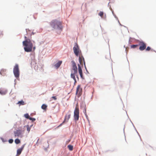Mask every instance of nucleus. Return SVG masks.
Segmentation results:
<instances>
[{"mask_svg": "<svg viewBox=\"0 0 156 156\" xmlns=\"http://www.w3.org/2000/svg\"><path fill=\"white\" fill-rule=\"evenodd\" d=\"M25 40L23 42V45L24 46V49L25 51L30 52L32 51L33 48V44L30 39L27 38L26 36L24 37Z\"/></svg>", "mask_w": 156, "mask_h": 156, "instance_id": "f257e3e1", "label": "nucleus"}, {"mask_svg": "<svg viewBox=\"0 0 156 156\" xmlns=\"http://www.w3.org/2000/svg\"><path fill=\"white\" fill-rule=\"evenodd\" d=\"M50 24L51 26L54 29L62 30V24L60 21L57 20H54L51 22Z\"/></svg>", "mask_w": 156, "mask_h": 156, "instance_id": "f03ea898", "label": "nucleus"}, {"mask_svg": "<svg viewBox=\"0 0 156 156\" xmlns=\"http://www.w3.org/2000/svg\"><path fill=\"white\" fill-rule=\"evenodd\" d=\"M72 67L71 70V75H72V74L73 75H76L78 80H79V78L77 74V68L76 63L73 61H72Z\"/></svg>", "mask_w": 156, "mask_h": 156, "instance_id": "7ed1b4c3", "label": "nucleus"}, {"mask_svg": "<svg viewBox=\"0 0 156 156\" xmlns=\"http://www.w3.org/2000/svg\"><path fill=\"white\" fill-rule=\"evenodd\" d=\"M74 120L75 122L79 120V109L78 106H76L74 112Z\"/></svg>", "mask_w": 156, "mask_h": 156, "instance_id": "20e7f679", "label": "nucleus"}, {"mask_svg": "<svg viewBox=\"0 0 156 156\" xmlns=\"http://www.w3.org/2000/svg\"><path fill=\"white\" fill-rule=\"evenodd\" d=\"M13 72L15 77L16 78H19L20 76V70L18 64H16L15 65L13 68Z\"/></svg>", "mask_w": 156, "mask_h": 156, "instance_id": "39448f33", "label": "nucleus"}, {"mask_svg": "<svg viewBox=\"0 0 156 156\" xmlns=\"http://www.w3.org/2000/svg\"><path fill=\"white\" fill-rule=\"evenodd\" d=\"M139 45L140 46L139 49L141 51L144 50L146 48V44L143 41L139 42Z\"/></svg>", "mask_w": 156, "mask_h": 156, "instance_id": "423d86ee", "label": "nucleus"}, {"mask_svg": "<svg viewBox=\"0 0 156 156\" xmlns=\"http://www.w3.org/2000/svg\"><path fill=\"white\" fill-rule=\"evenodd\" d=\"M73 50L74 54L77 56H78L79 54L81 52V51L77 44H76L73 47Z\"/></svg>", "mask_w": 156, "mask_h": 156, "instance_id": "0eeeda50", "label": "nucleus"}, {"mask_svg": "<svg viewBox=\"0 0 156 156\" xmlns=\"http://www.w3.org/2000/svg\"><path fill=\"white\" fill-rule=\"evenodd\" d=\"M82 92V89L81 87V86L79 85L77 87L76 94L79 97L81 94Z\"/></svg>", "mask_w": 156, "mask_h": 156, "instance_id": "6e6552de", "label": "nucleus"}, {"mask_svg": "<svg viewBox=\"0 0 156 156\" xmlns=\"http://www.w3.org/2000/svg\"><path fill=\"white\" fill-rule=\"evenodd\" d=\"M70 114L69 113L66 114L65 116L64 120L63 121V123H64L65 122H68L69 119L70 118Z\"/></svg>", "mask_w": 156, "mask_h": 156, "instance_id": "1a4fd4ad", "label": "nucleus"}, {"mask_svg": "<svg viewBox=\"0 0 156 156\" xmlns=\"http://www.w3.org/2000/svg\"><path fill=\"white\" fill-rule=\"evenodd\" d=\"M79 61L80 63V64L82 66H83V62L85 66V62L84 61V58L83 56H80L79 58Z\"/></svg>", "mask_w": 156, "mask_h": 156, "instance_id": "9d476101", "label": "nucleus"}, {"mask_svg": "<svg viewBox=\"0 0 156 156\" xmlns=\"http://www.w3.org/2000/svg\"><path fill=\"white\" fill-rule=\"evenodd\" d=\"M78 72L80 74L81 77L82 79H83V75L82 71V70L81 67L79 64L78 65Z\"/></svg>", "mask_w": 156, "mask_h": 156, "instance_id": "9b49d317", "label": "nucleus"}, {"mask_svg": "<svg viewBox=\"0 0 156 156\" xmlns=\"http://www.w3.org/2000/svg\"><path fill=\"white\" fill-rule=\"evenodd\" d=\"M14 134L15 137H19L21 136V131L20 130H17L14 132Z\"/></svg>", "mask_w": 156, "mask_h": 156, "instance_id": "f8f14e48", "label": "nucleus"}, {"mask_svg": "<svg viewBox=\"0 0 156 156\" xmlns=\"http://www.w3.org/2000/svg\"><path fill=\"white\" fill-rule=\"evenodd\" d=\"M24 145H23L21 148H19L17 150V155H20L21 154L23 150V149Z\"/></svg>", "mask_w": 156, "mask_h": 156, "instance_id": "ddd939ff", "label": "nucleus"}, {"mask_svg": "<svg viewBox=\"0 0 156 156\" xmlns=\"http://www.w3.org/2000/svg\"><path fill=\"white\" fill-rule=\"evenodd\" d=\"M62 61H59L55 65V67L57 69H58L62 64Z\"/></svg>", "mask_w": 156, "mask_h": 156, "instance_id": "4468645a", "label": "nucleus"}, {"mask_svg": "<svg viewBox=\"0 0 156 156\" xmlns=\"http://www.w3.org/2000/svg\"><path fill=\"white\" fill-rule=\"evenodd\" d=\"M76 75H73L72 74V75H71V77L73 79L74 81V83H76L77 82L76 78H75Z\"/></svg>", "mask_w": 156, "mask_h": 156, "instance_id": "2eb2a0df", "label": "nucleus"}, {"mask_svg": "<svg viewBox=\"0 0 156 156\" xmlns=\"http://www.w3.org/2000/svg\"><path fill=\"white\" fill-rule=\"evenodd\" d=\"M6 93V92L3 90H0V94L2 95H5Z\"/></svg>", "mask_w": 156, "mask_h": 156, "instance_id": "dca6fc26", "label": "nucleus"}, {"mask_svg": "<svg viewBox=\"0 0 156 156\" xmlns=\"http://www.w3.org/2000/svg\"><path fill=\"white\" fill-rule=\"evenodd\" d=\"M68 147L70 151H72L73 149V146L72 145H68Z\"/></svg>", "mask_w": 156, "mask_h": 156, "instance_id": "f3484780", "label": "nucleus"}, {"mask_svg": "<svg viewBox=\"0 0 156 156\" xmlns=\"http://www.w3.org/2000/svg\"><path fill=\"white\" fill-rule=\"evenodd\" d=\"M18 104H19L20 105H24V102L23 100H21V101H19L18 103Z\"/></svg>", "mask_w": 156, "mask_h": 156, "instance_id": "a211bd4d", "label": "nucleus"}, {"mask_svg": "<svg viewBox=\"0 0 156 156\" xmlns=\"http://www.w3.org/2000/svg\"><path fill=\"white\" fill-rule=\"evenodd\" d=\"M47 107V106L45 104H43L41 106V108L45 110L46 109Z\"/></svg>", "mask_w": 156, "mask_h": 156, "instance_id": "6ab92c4d", "label": "nucleus"}, {"mask_svg": "<svg viewBox=\"0 0 156 156\" xmlns=\"http://www.w3.org/2000/svg\"><path fill=\"white\" fill-rule=\"evenodd\" d=\"M15 142L16 144H18L20 143V140L18 139H16L15 140Z\"/></svg>", "mask_w": 156, "mask_h": 156, "instance_id": "aec40b11", "label": "nucleus"}, {"mask_svg": "<svg viewBox=\"0 0 156 156\" xmlns=\"http://www.w3.org/2000/svg\"><path fill=\"white\" fill-rule=\"evenodd\" d=\"M138 46V45H133L131 46V48H135Z\"/></svg>", "mask_w": 156, "mask_h": 156, "instance_id": "412c9836", "label": "nucleus"}, {"mask_svg": "<svg viewBox=\"0 0 156 156\" xmlns=\"http://www.w3.org/2000/svg\"><path fill=\"white\" fill-rule=\"evenodd\" d=\"M24 116L26 118L29 119V118H30V117H29V116L28 114L27 113L25 114L24 115Z\"/></svg>", "mask_w": 156, "mask_h": 156, "instance_id": "4be33fe9", "label": "nucleus"}, {"mask_svg": "<svg viewBox=\"0 0 156 156\" xmlns=\"http://www.w3.org/2000/svg\"><path fill=\"white\" fill-rule=\"evenodd\" d=\"M99 15V16H101V17H102V16H103V12H100L99 14H98Z\"/></svg>", "mask_w": 156, "mask_h": 156, "instance_id": "5701e85b", "label": "nucleus"}, {"mask_svg": "<svg viewBox=\"0 0 156 156\" xmlns=\"http://www.w3.org/2000/svg\"><path fill=\"white\" fill-rule=\"evenodd\" d=\"M146 51H150L151 50V48L149 47L148 46L147 48H146Z\"/></svg>", "mask_w": 156, "mask_h": 156, "instance_id": "b1692460", "label": "nucleus"}, {"mask_svg": "<svg viewBox=\"0 0 156 156\" xmlns=\"http://www.w3.org/2000/svg\"><path fill=\"white\" fill-rule=\"evenodd\" d=\"M3 35V34L2 31H0V38L2 37Z\"/></svg>", "mask_w": 156, "mask_h": 156, "instance_id": "393cba45", "label": "nucleus"}, {"mask_svg": "<svg viewBox=\"0 0 156 156\" xmlns=\"http://www.w3.org/2000/svg\"><path fill=\"white\" fill-rule=\"evenodd\" d=\"M27 131H28V132H29V131L30 130V127H29V126L28 125H27Z\"/></svg>", "mask_w": 156, "mask_h": 156, "instance_id": "a878e982", "label": "nucleus"}, {"mask_svg": "<svg viewBox=\"0 0 156 156\" xmlns=\"http://www.w3.org/2000/svg\"><path fill=\"white\" fill-rule=\"evenodd\" d=\"M29 119L32 120L33 121L35 120V118H31L30 117V118H29Z\"/></svg>", "mask_w": 156, "mask_h": 156, "instance_id": "bb28decb", "label": "nucleus"}, {"mask_svg": "<svg viewBox=\"0 0 156 156\" xmlns=\"http://www.w3.org/2000/svg\"><path fill=\"white\" fill-rule=\"evenodd\" d=\"M13 140L12 139H10L9 141V143L11 144L13 142Z\"/></svg>", "mask_w": 156, "mask_h": 156, "instance_id": "cd10ccee", "label": "nucleus"}, {"mask_svg": "<svg viewBox=\"0 0 156 156\" xmlns=\"http://www.w3.org/2000/svg\"><path fill=\"white\" fill-rule=\"evenodd\" d=\"M51 98H53L54 100H56L57 99V98L55 96H52L51 97Z\"/></svg>", "mask_w": 156, "mask_h": 156, "instance_id": "c85d7f7f", "label": "nucleus"}, {"mask_svg": "<svg viewBox=\"0 0 156 156\" xmlns=\"http://www.w3.org/2000/svg\"><path fill=\"white\" fill-rule=\"evenodd\" d=\"M33 51H34L35 50V48H36V47H35V46H34H34H33Z\"/></svg>", "mask_w": 156, "mask_h": 156, "instance_id": "c756f323", "label": "nucleus"}, {"mask_svg": "<svg viewBox=\"0 0 156 156\" xmlns=\"http://www.w3.org/2000/svg\"><path fill=\"white\" fill-rule=\"evenodd\" d=\"M64 123H63V122H62L61 124H60V125L58 126V127H59V126H61L62 125V124H63Z\"/></svg>", "mask_w": 156, "mask_h": 156, "instance_id": "7c9ffc66", "label": "nucleus"}, {"mask_svg": "<svg viewBox=\"0 0 156 156\" xmlns=\"http://www.w3.org/2000/svg\"><path fill=\"white\" fill-rule=\"evenodd\" d=\"M34 33H33V32H32V34H31V35L32 34H34Z\"/></svg>", "mask_w": 156, "mask_h": 156, "instance_id": "2f4dec72", "label": "nucleus"}, {"mask_svg": "<svg viewBox=\"0 0 156 156\" xmlns=\"http://www.w3.org/2000/svg\"><path fill=\"white\" fill-rule=\"evenodd\" d=\"M26 31L27 32V30H26Z\"/></svg>", "mask_w": 156, "mask_h": 156, "instance_id": "473e14b6", "label": "nucleus"}]
</instances>
